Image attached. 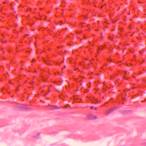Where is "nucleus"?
I'll list each match as a JSON object with an SVG mask.
<instances>
[{
    "label": "nucleus",
    "mask_w": 146,
    "mask_h": 146,
    "mask_svg": "<svg viewBox=\"0 0 146 146\" xmlns=\"http://www.w3.org/2000/svg\"><path fill=\"white\" fill-rule=\"evenodd\" d=\"M88 49L89 50H90V47H88Z\"/></svg>",
    "instance_id": "nucleus-7"
},
{
    "label": "nucleus",
    "mask_w": 146,
    "mask_h": 146,
    "mask_svg": "<svg viewBox=\"0 0 146 146\" xmlns=\"http://www.w3.org/2000/svg\"><path fill=\"white\" fill-rule=\"evenodd\" d=\"M98 52H99V51H98Z\"/></svg>",
    "instance_id": "nucleus-11"
},
{
    "label": "nucleus",
    "mask_w": 146,
    "mask_h": 146,
    "mask_svg": "<svg viewBox=\"0 0 146 146\" xmlns=\"http://www.w3.org/2000/svg\"><path fill=\"white\" fill-rule=\"evenodd\" d=\"M94 109H95V110H96V109H97V108H94Z\"/></svg>",
    "instance_id": "nucleus-8"
},
{
    "label": "nucleus",
    "mask_w": 146,
    "mask_h": 146,
    "mask_svg": "<svg viewBox=\"0 0 146 146\" xmlns=\"http://www.w3.org/2000/svg\"><path fill=\"white\" fill-rule=\"evenodd\" d=\"M58 48H59V47H58Z\"/></svg>",
    "instance_id": "nucleus-10"
},
{
    "label": "nucleus",
    "mask_w": 146,
    "mask_h": 146,
    "mask_svg": "<svg viewBox=\"0 0 146 146\" xmlns=\"http://www.w3.org/2000/svg\"><path fill=\"white\" fill-rule=\"evenodd\" d=\"M90 108L91 109H92L93 108V107H92V106H91V107H90Z\"/></svg>",
    "instance_id": "nucleus-5"
},
{
    "label": "nucleus",
    "mask_w": 146,
    "mask_h": 146,
    "mask_svg": "<svg viewBox=\"0 0 146 146\" xmlns=\"http://www.w3.org/2000/svg\"><path fill=\"white\" fill-rule=\"evenodd\" d=\"M35 61V60L34 59L32 61V62H33Z\"/></svg>",
    "instance_id": "nucleus-3"
},
{
    "label": "nucleus",
    "mask_w": 146,
    "mask_h": 146,
    "mask_svg": "<svg viewBox=\"0 0 146 146\" xmlns=\"http://www.w3.org/2000/svg\"><path fill=\"white\" fill-rule=\"evenodd\" d=\"M89 63L91 64L92 63V61L87 60L86 64L84 63V62H81L79 64H74V66L75 67V69H78L80 71H81L82 70H86V66L89 65Z\"/></svg>",
    "instance_id": "nucleus-1"
},
{
    "label": "nucleus",
    "mask_w": 146,
    "mask_h": 146,
    "mask_svg": "<svg viewBox=\"0 0 146 146\" xmlns=\"http://www.w3.org/2000/svg\"><path fill=\"white\" fill-rule=\"evenodd\" d=\"M44 61H45V62L46 63L48 64V63L47 61H45V60H44Z\"/></svg>",
    "instance_id": "nucleus-4"
},
{
    "label": "nucleus",
    "mask_w": 146,
    "mask_h": 146,
    "mask_svg": "<svg viewBox=\"0 0 146 146\" xmlns=\"http://www.w3.org/2000/svg\"><path fill=\"white\" fill-rule=\"evenodd\" d=\"M104 46L102 45L101 46L99 47V50H100L104 48Z\"/></svg>",
    "instance_id": "nucleus-2"
},
{
    "label": "nucleus",
    "mask_w": 146,
    "mask_h": 146,
    "mask_svg": "<svg viewBox=\"0 0 146 146\" xmlns=\"http://www.w3.org/2000/svg\"><path fill=\"white\" fill-rule=\"evenodd\" d=\"M94 117L95 118H97V117L96 116H94Z\"/></svg>",
    "instance_id": "nucleus-6"
},
{
    "label": "nucleus",
    "mask_w": 146,
    "mask_h": 146,
    "mask_svg": "<svg viewBox=\"0 0 146 146\" xmlns=\"http://www.w3.org/2000/svg\"><path fill=\"white\" fill-rule=\"evenodd\" d=\"M70 62L71 63H72V61H70Z\"/></svg>",
    "instance_id": "nucleus-9"
}]
</instances>
